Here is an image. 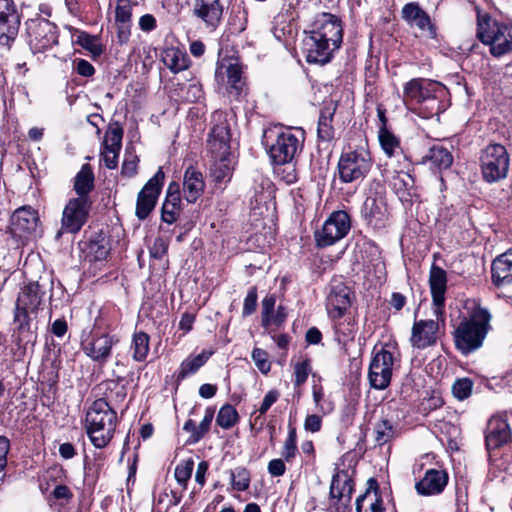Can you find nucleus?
I'll return each instance as SVG.
<instances>
[{
  "label": "nucleus",
  "instance_id": "f704fd0d",
  "mask_svg": "<svg viewBox=\"0 0 512 512\" xmlns=\"http://www.w3.org/2000/svg\"><path fill=\"white\" fill-rule=\"evenodd\" d=\"M383 501L377 489L367 490L356 499V512H383Z\"/></svg>",
  "mask_w": 512,
  "mask_h": 512
},
{
  "label": "nucleus",
  "instance_id": "49530a36",
  "mask_svg": "<svg viewBox=\"0 0 512 512\" xmlns=\"http://www.w3.org/2000/svg\"><path fill=\"white\" fill-rule=\"evenodd\" d=\"M232 488L237 491H245L250 485V475L245 468H237L230 472Z\"/></svg>",
  "mask_w": 512,
  "mask_h": 512
},
{
  "label": "nucleus",
  "instance_id": "0e129e2a",
  "mask_svg": "<svg viewBox=\"0 0 512 512\" xmlns=\"http://www.w3.org/2000/svg\"><path fill=\"white\" fill-rule=\"evenodd\" d=\"M93 0H65L69 12L75 16L86 11Z\"/></svg>",
  "mask_w": 512,
  "mask_h": 512
},
{
  "label": "nucleus",
  "instance_id": "13d9d810",
  "mask_svg": "<svg viewBox=\"0 0 512 512\" xmlns=\"http://www.w3.org/2000/svg\"><path fill=\"white\" fill-rule=\"evenodd\" d=\"M276 299L273 295L266 296L262 300V325L268 327L271 325L270 315L274 312Z\"/></svg>",
  "mask_w": 512,
  "mask_h": 512
},
{
  "label": "nucleus",
  "instance_id": "3c124183",
  "mask_svg": "<svg viewBox=\"0 0 512 512\" xmlns=\"http://www.w3.org/2000/svg\"><path fill=\"white\" fill-rule=\"evenodd\" d=\"M132 3L130 0H118L115 8V23H131Z\"/></svg>",
  "mask_w": 512,
  "mask_h": 512
},
{
  "label": "nucleus",
  "instance_id": "7c9ffc66",
  "mask_svg": "<svg viewBox=\"0 0 512 512\" xmlns=\"http://www.w3.org/2000/svg\"><path fill=\"white\" fill-rule=\"evenodd\" d=\"M414 178L409 172L397 171L390 181L393 191L400 200H407L414 188Z\"/></svg>",
  "mask_w": 512,
  "mask_h": 512
},
{
  "label": "nucleus",
  "instance_id": "6e6d98bb",
  "mask_svg": "<svg viewBox=\"0 0 512 512\" xmlns=\"http://www.w3.org/2000/svg\"><path fill=\"white\" fill-rule=\"evenodd\" d=\"M252 359L261 373L267 374L270 371L271 363L268 360V354L265 350L254 348L252 351Z\"/></svg>",
  "mask_w": 512,
  "mask_h": 512
},
{
  "label": "nucleus",
  "instance_id": "20e7f679",
  "mask_svg": "<svg viewBox=\"0 0 512 512\" xmlns=\"http://www.w3.org/2000/svg\"><path fill=\"white\" fill-rule=\"evenodd\" d=\"M306 133L299 127L275 126L265 130L263 142L274 165L293 163L302 152Z\"/></svg>",
  "mask_w": 512,
  "mask_h": 512
},
{
  "label": "nucleus",
  "instance_id": "5fc2aeb1",
  "mask_svg": "<svg viewBox=\"0 0 512 512\" xmlns=\"http://www.w3.org/2000/svg\"><path fill=\"white\" fill-rule=\"evenodd\" d=\"M276 175L286 184H292L297 181V173L293 163L284 165H275Z\"/></svg>",
  "mask_w": 512,
  "mask_h": 512
},
{
  "label": "nucleus",
  "instance_id": "338daca9",
  "mask_svg": "<svg viewBox=\"0 0 512 512\" xmlns=\"http://www.w3.org/2000/svg\"><path fill=\"white\" fill-rule=\"evenodd\" d=\"M89 252L93 254L94 260L101 261L107 257L109 249L105 244L99 241H91L89 244Z\"/></svg>",
  "mask_w": 512,
  "mask_h": 512
},
{
  "label": "nucleus",
  "instance_id": "c756f323",
  "mask_svg": "<svg viewBox=\"0 0 512 512\" xmlns=\"http://www.w3.org/2000/svg\"><path fill=\"white\" fill-rule=\"evenodd\" d=\"M402 17L411 25L417 26L420 30H429L435 34L428 14L417 4L408 3L402 8Z\"/></svg>",
  "mask_w": 512,
  "mask_h": 512
},
{
  "label": "nucleus",
  "instance_id": "1a4fd4ad",
  "mask_svg": "<svg viewBox=\"0 0 512 512\" xmlns=\"http://www.w3.org/2000/svg\"><path fill=\"white\" fill-rule=\"evenodd\" d=\"M373 165V159L366 145L342 152L338 161L339 179L343 183L363 180Z\"/></svg>",
  "mask_w": 512,
  "mask_h": 512
},
{
  "label": "nucleus",
  "instance_id": "c85d7f7f",
  "mask_svg": "<svg viewBox=\"0 0 512 512\" xmlns=\"http://www.w3.org/2000/svg\"><path fill=\"white\" fill-rule=\"evenodd\" d=\"M353 492V481L346 471H338L332 478L330 495L344 504L350 502Z\"/></svg>",
  "mask_w": 512,
  "mask_h": 512
},
{
  "label": "nucleus",
  "instance_id": "6e6552de",
  "mask_svg": "<svg viewBox=\"0 0 512 512\" xmlns=\"http://www.w3.org/2000/svg\"><path fill=\"white\" fill-rule=\"evenodd\" d=\"M477 37L489 46L494 57L512 53V23L498 22L487 15L478 16Z\"/></svg>",
  "mask_w": 512,
  "mask_h": 512
},
{
  "label": "nucleus",
  "instance_id": "dca6fc26",
  "mask_svg": "<svg viewBox=\"0 0 512 512\" xmlns=\"http://www.w3.org/2000/svg\"><path fill=\"white\" fill-rule=\"evenodd\" d=\"M164 177V172L159 169L138 193L135 212L138 219H146L153 211L161 192Z\"/></svg>",
  "mask_w": 512,
  "mask_h": 512
},
{
  "label": "nucleus",
  "instance_id": "7ed1b4c3",
  "mask_svg": "<svg viewBox=\"0 0 512 512\" xmlns=\"http://www.w3.org/2000/svg\"><path fill=\"white\" fill-rule=\"evenodd\" d=\"M444 93V86L430 79L414 78L403 87L405 106L422 118L429 119L442 111L439 99Z\"/></svg>",
  "mask_w": 512,
  "mask_h": 512
},
{
  "label": "nucleus",
  "instance_id": "aec40b11",
  "mask_svg": "<svg viewBox=\"0 0 512 512\" xmlns=\"http://www.w3.org/2000/svg\"><path fill=\"white\" fill-rule=\"evenodd\" d=\"M438 331V321L432 319L415 321L411 331V345L417 349H424L435 344Z\"/></svg>",
  "mask_w": 512,
  "mask_h": 512
},
{
  "label": "nucleus",
  "instance_id": "bf43d9fd",
  "mask_svg": "<svg viewBox=\"0 0 512 512\" xmlns=\"http://www.w3.org/2000/svg\"><path fill=\"white\" fill-rule=\"evenodd\" d=\"M119 152L120 149L104 146V149L101 152V157L104 161V165L108 169H115L117 167Z\"/></svg>",
  "mask_w": 512,
  "mask_h": 512
},
{
  "label": "nucleus",
  "instance_id": "72a5a7b5",
  "mask_svg": "<svg viewBox=\"0 0 512 512\" xmlns=\"http://www.w3.org/2000/svg\"><path fill=\"white\" fill-rule=\"evenodd\" d=\"M211 352L202 351L196 356L187 357L180 365L177 380L181 381L196 373L210 358Z\"/></svg>",
  "mask_w": 512,
  "mask_h": 512
},
{
  "label": "nucleus",
  "instance_id": "9b49d317",
  "mask_svg": "<svg viewBox=\"0 0 512 512\" xmlns=\"http://www.w3.org/2000/svg\"><path fill=\"white\" fill-rule=\"evenodd\" d=\"M399 359L394 352L381 348L371 358L368 380L370 386L376 390H385L391 383L393 370Z\"/></svg>",
  "mask_w": 512,
  "mask_h": 512
},
{
  "label": "nucleus",
  "instance_id": "0eeeda50",
  "mask_svg": "<svg viewBox=\"0 0 512 512\" xmlns=\"http://www.w3.org/2000/svg\"><path fill=\"white\" fill-rule=\"evenodd\" d=\"M45 292L38 282L24 286L18 296L14 321L18 323V345L34 343L36 336L30 331L28 316L35 312L44 300Z\"/></svg>",
  "mask_w": 512,
  "mask_h": 512
},
{
  "label": "nucleus",
  "instance_id": "423d86ee",
  "mask_svg": "<svg viewBox=\"0 0 512 512\" xmlns=\"http://www.w3.org/2000/svg\"><path fill=\"white\" fill-rule=\"evenodd\" d=\"M117 425V413L104 398L95 400L85 416V429L96 448L106 447L112 440Z\"/></svg>",
  "mask_w": 512,
  "mask_h": 512
},
{
  "label": "nucleus",
  "instance_id": "69168bd1",
  "mask_svg": "<svg viewBox=\"0 0 512 512\" xmlns=\"http://www.w3.org/2000/svg\"><path fill=\"white\" fill-rule=\"evenodd\" d=\"M267 470L272 477L283 476L286 472L285 460L280 458L272 459L268 463Z\"/></svg>",
  "mask_w": 512,
  "mask_h": 512
},
{
  "label": "nucleus",
  "instance_id": "c9c22d12",
  "mask_svg": "<svg viewBox=\"0 0 512 512\" xmlns=\"http://www.w3.org/2000/svg\"><path fill=\"white\" fill-rule=\"evenodd\" d=\"M223 69L225 70L230 88L234 89L236 94H239L242 88V67L237 61H230L227 65L221 62L216 73H223Z\"/></svg>",
  "mask_w": 512,
  "mask_h": 512
},
{
  "label": "nucleus",
  "instance_id": "473e14b6",
  "mask_svg": "<svg viewBox=\"0 0 512 512\" xmlns=\"http://www.w3.org/2000/svg\"><path fill=\"white\" fill-rule=\"evenodd\" d=\"M162 60L173 73L181 72L188 68V55L178 48H168L163 52Z\"/></svg>",
  "mask_w": 512,
  "mask_h": 512
},
{
  "label": "nucleus",
  "instance_id": "58836bf2",
  "mask_svg": "<svg viewBox=\"0 0 512 512\" xmlns=\"http://www.w3.org/2000/svg\"><path fill=\"white\" fill-rule=\"evenodd\" d=\"M378 138L384 153L392 157L401 150L399 139L385 125L379 129Z\"/></svg>",
  "mask_w": 512,
  "mask_h": 512
},
{
  "label": "nucleus",
  "instance_id": "79ce46f5",
  "mask_svg": "<svg viewBox=\"0 0 512 512\" xmlns=\"http://www.w3.org/2000/svg\"><path fill=\"white\" fill-rule=\"evenodd\" d=\"M333 113L329 110L321 112L318 121V138L322 141H330L334 137V128L332 126Z\"/></svg>",
  "mask_w": 512,
  "mask_h": 512
},
{
  "label": "nucleus",
  "instance_id": "09e8293b",
  "mask_svg": "<svg viewBox=\"0 0 512 512\" xmlns=\"http://www.w3.org/2000/svg\"><path fill=\"white\" fill-rule=\"evenodd\" d=\"M279 398H280V392L277 389L269 390L265 394L260 407L256 410V412L258 413V416L255 418V420L256 421L260 420L261 424H263L264 419L261 420V417L264 416L268 412V410L272 407V405H274L279 400Z\"/></svg>",
  "mask_w": 512,
  "mask_h": 512
},
{
  "label": "nucleus",
  "instance_id": "f03ea898",
  "mask_svg": "<svg viewBox=\"0 0 512 512\" xmlns=\"http://www.w3.org/2000/svg\"><path fill=\"white\" fill-rule=\"evenodd\" d=\"M213 127L207 140V148L213 164L211 175L219 184H227L232 177L230 155V129L223 112L216 111L212 115Z\"/></svg>",
  "mask_w": 512,
  "mask_h": 512
},
{
  "label": "nucleus",
  "instance_id": "c03bdc74",
  "mask_svg": "<svg viewBox=\"0 0 512 512\" xmlns=\"http://www.w3.org/2000/svg\"><path fill=\"white\" fill-rule=\"evenodd\" d=\"M123 128L118 122L111 123L105 135L104 146L121 149Z\"/></svg>",
  "mask_w": 512,
  "mask_h": 512
},
{
  "label": "nucleus",
  "instance_id": "a211bd4d",
  "mask_svg": "<svg viewBox=\"0 0 512 512\" xmlns=\"http://www.w3.org/2000/svg\"><path fill=\"white\" fill-rule=\"evenodd\" d=\"M351 291L339 280L331 282L327 295V310L331 317L340 318L351 306Z\"/></svg>",
  "mask_w": 512,
  "mask_h": 512
},
{
  "label": "nucleus",
  "instance_id": "ea45409f",
  "mask_svg": "<svg viewBox=\"0 0 512 512\" xmlns=\"http://www.w3.org/2000/svg\"><path fill=\"white\" fill-rule=\"evenodd\" d=\"M375 441L382 446L392 440L396 434L395 426L387 419H383L375 424Z\"/></svg>",
  "mask_w": 512,
  "mask_h": 512
},
{
  "label": "nucleus",
  "instance_id": "cd10ccee",
  "mask_svg": "<svg viewBox=\"0 0 512 512\" xmlns=\"http://www.w3.org/2000/svg\"><path fill=\"white\" fill-rule=\"evenodd\" d=\"M19 26L20 15L13 0H0V31H7L11 37L17 35Z\"/></svg>",
  "mask_w": 512,
  "mask_h": 512
},
{
  "label": "nucleus",
  "instance_id": "4c0bfd02",
  "mask_svg": "<svg viewBox=\"0 0 512 512\" xmlns=\"http://www.w3.org/2000/svg\"><path fill=\"white\" fill-rule=\"evenodd\" d=\"M149 336L145 332H136L131 343L132 358L137 362L145 361L149 352Z\"/></svg>",
  "mask_w": 512,
  "mask_h": 512
},
{
  "label": "nucleus",
  "instance_id": "680f3d73",
  "mask_svg": "<svg viewBox=\"0 0 512 512\" xmlns=\"http://www.w3.org/2000/svg\"><path fill=\"white\" fill-rule=\"evenodd\" d=\"M138 158L133 153H126L122 164V174L132 177L137 172Z\"/></svg>",
  "mask_w": 512,
  "mask_h": 512
},
{
  "label": "nucleus",
  "instance_id": "2f4dec72",
  "mask_svg": "<svg viewBox=\"0 0 512 512\" xmlns=\"http://www.w3.org/2000/svg\"><path fill=\"white\" fill-rule=\"evenodd\" d=\"M93 188L94 174L92 168L89 164H84L75 176L74 190L78 197H89V193Z\"/></svg>",
  "mask_w": 512,
  "mask_h": 512
},
{
  "label": "nucleus",
  "instance_id": "e2e57ef3",
  "mask_svg": "<svg viewBox=\"0 0 512 512\" xmlns=\"http://www.w3.org/2000/svg\"><path fill=\"white\" fill-rule=\"evenodd\" d=\"M256 306H257V292H256V288L253 287L248 291V293L244 299L242 315L244 317L251 315L256 310Z\"/></svg>",
  "mask_w": 512,
  "mask_h": 512
},
{
  "label": "nucleus",
  "instance_id": "f3484780",
  "mask_svg": "<svg viewBox=\"0 0 512 512\" xmlns=\"http://www.w3.org/2000/svg\"><path fill=\"white\" fill-rule=\"evenodd\" d=\"M38 213L31 207L18 208L11 216V232L14 237L28 239L38 227Z\"/></svg>",
  "mask_w": 512,
  "mask_h": 512
},
{
  "label": "nucleus",
  "instance_id": "f257e3e1",
  "mask_svg": "<svg viewBox=\"0 0 512 512\" xmlns=\"http://www.w3.org/2000/svg\"><path fill=\"white\" fill-rule=\"evenodd\" d=\"M343 40L341 20L330 13H322L303 39L302 50L310 64L328 63Z\"/></svg>",
  "mask_w": 512,
  "mask_h": 512
},
{
  "label": "nucleus",
  "instance_id": "6ab92c4d",
  "mask_svg": "<svg viewBox=\"0 0 512 512\" xmlns=\"http://www.w3.org/2000/svg\"><path fill=\"white\" fill-rule=\"evenodd\" d=\"M511 436V429L505 415H495L490 418L485 437L488 450L497 449L508 443Z\"/></svg>",
  "mask_w": 512,
  "mask_h": 512
},
{
  "label": "nucleus",
  "instance_id": "de8ad7c7",
  "mask_svg": "<svg viewBox=\"0 0 512 512\" xmlns=\"http://www.w3.org/2000/svg\"><path fill=\"white\" fill-rule=\"evenodd\" d=\"M472 389L473 382L469 378L457 379L452 385V393L454 397L461 401L467 399L471 395Z\"/></svg>",
  "mask_w": 512,
  "mask_h": 512
},
{
  "label": "nucleus",
  "instance_id": "4468645a",
  "mask_svg": "<svg viewBox=\"0 0 512 512\" xmlns=\"http://www.w3.org/2000/svg\"><path fill=\"white\" fill-rule=\"evenodd\" d=\"M119 342L116 335L93 332L82 340V350L94 362L104 364L111 355L114 345Z\"/></svg>",
  "mask_w": 512,
  "mask_h": 512
},
{
  "label": "nucleus",
  "instance_id": "37998d69",
  "mask_svg": "<svg viewBox=\"0 0 512 512\" xmlns=\"http://www.w3.org/2000/svg\"><path fill=\"white\" fill-rule=\"evenodd\" d=\"M238 420L237 410L229 404L222 406L218 412L216 422L223 429L233 427Z\"/></svg>",
  "mask_w": 512,
  "mask_h": 512
},
{
  "label": "nucleus",
  "instance_id": "b1692460",
  "mask_svg": "<svg viewBox=\"0 0 512 512\" xmlns=\"http://www.w3.org/2000/svg\"><path fill=\"white\" fill-rule=\"evenodd\" d=\"M429 284L433 303L436 306V313H439L445 302L447 287V275L444 269L433 264L430 269Z\"/></svg>",
  "mask_w": 512,
  "mask_h": 512
},
{
  "label": "nucleus",
  "instance_id": "bb28decb",
  "mask_svg": "<svg viewBox=\"0 0 512 512\" xmlns=\"http://www.w3.org/2000/svg\"><path fill=\"white\" fill-rule=\"evenodd\" d=\"M181 212V197L179 184L171 183L167 189L166 199L162 205L161 218L164 222H176Z\"/></svg>",
  "mask_w": 512,
  "mask_h": 512
},
{
  "label": "nucleus",
  "instance_id": "774afa93",
  "mask_svg": "<svg viewBox=\"0 0 512 512\" xmlns=\"http://www.w3.org/2000/svg\"><path fill=\"white\" fill-rule=\"evenodd\" d=\"M74 64L76 72L83 77H91L95 73V68L87 60L78 59Z\"/></svg>",
  "mask_w": 512,
  "mask_h": 512
},
{
  "label": "nucleus",
  "instance_id": "2eb2a0df",
  "mask_svg": "<svg viewBox=\"0 0 512 512\" xmlns=\"http://www.w3.org/2000/svg\"><path fill=\"white\" fill-rule=\"evenodd\" d=\"M28 24L29 45L34 53L52 48L58 42L57 28L48 20H32Z\"/></svg>",
  "mask_w": 512,
  "mask_h": 512
},
{
  "label": "nucleus",
  "instance_id": "864d4df0",
  "mask_svg": "<svg viewBox=\"0 0 512 512\" xmlns=\"http://www.w3.org/2000/svg\"><path fill=\"white\" fill-rule=\"evenodd\" d=\"M311 373V361L309 359H304L300 362H297L294 365V384L295 386L303 385L309 374Z\"/></svg>",
  "mask_w": 512,
  "mask_h": 512
},
{
  "label": "nucleus",
  "instance_id": "e433bc0d",
  "mask_svg": "<svg viewBox=\"0 0 512 512\" xmlns=\"http://www.w3.org/2000/svg\"><path fill=\"white\" fill-rule=\"evenodd\" d=\"M425 158L432 166L440 170L449 168L453 162L451 152L442 145L431 147Z\"/></svg>",
  "mask_w": 512,
  "mask_h": 512
},
{
  "label": "nucleus",
  "instance_id": "39448f33",
  "mask_svg": "<svg viewBox=\"0 0 512 512\" xmlns=\"http://www.w3.org/2000/svg\"><path fill=\"white\" fill-rule=\"evenodd\" d=\"M490 320L488 309L475 304L455 330L454 341L457 349L463 354L479 349L490 329Z\"/></svg>",
  "mask_w": 512,
  "mask_h": 512
},
{
  "label": "nucleus",
  "instance_id": "ddd939ff",
  "mask_svg": "<svg viewBox=\"0 0 512 512\" xmlns=\"http://www.w3.org/2000/svg\"><path fill=\"white\" fill-rule=\"evenodd\" d=\"M91 200L89 197H77L68 201L64 207L59 233H77L86 223Z\"/></svg>",
  "mask_w": 512,
  "mask_h": 512
},
{
  "label": "nucleus",
  "instance_id": "a18cd8bd",
  "mask_svg": "<svg viewBox=\"0 0 512 512\" xmlns=\"http://www.w3.org/2000/svg\"><path fill=\"white\" fill-rule=\"evenodd\" d=\"M297 451L296 429L289 427L288 436L282 447L281 455L286 462H291L295 458Z\"/></svg>",
  "mask_w": 512,
  "mask_h": 512
},
{
  "label": "nucleus",
  "instance_id": "4be33fe9",
  "mask_svg": "<svg viewBox=\"0 0 512 512\" xmlns=\"http://www.w3.org/2000/svg\"><path fill=\"white\" fill-rule=\"evenodd\" d=\"M223 10L220 0H195L193 12L207 28L214 30L221 22Z\"/></svg>",
  "mask_w": 512,
  "mask_h": 512
},
{
  "label": "nucleus",
  "instance_id": "a19ab883",
  "mask_svg": "<svg viewBox=\"0 0 512 512\" xmlns=\"http://www.w3.org/2000/svg\"><path fill=\"white\" fill-rule=\"evenodd\" d=\"M76 43L88 50L93 58H97L103 53V47L98 37L89 35L86 32H80L77 35Z\"/></svg>",
  "mask_w": 512,
  "mask_h": 512
},
{
  "label": "nucleus",
  "instance_id": "8fccbe9b",
  "mask_svg": "<svg viewBox=\"0 0 512 512\" xmlns=\"http://www.w3.org/2000/svg\"><path fill=\"white\" fill-rule=\"evenodd\" d=\"M354 334V325L351 322L339 321L335 324V335L339 343H347L354 338Z\"/></svg>",
  "mask_w": 512,
  "mask_h": 512
},
{
  "label": "nucleus",
  "instance_id": "412c9836",
  "mask_svg": "<svg viewBox=\"0 0 512 512\" xmlns=\"http://www.w3.org/2000/svg\"><path fill=\"white\" fill-rule=\"evenodd\" d=\"M448 474L445 470L429 469L422 479L415 484L419 495L433 496L441 494L448 484Z\"/></svg>",
  "mask_w": 512,
  "mask_h": 512
},
{
  "label": "nucleus",
  "instance_id": "393cba45",
  "mask_svg": "<svg viewBox=\"0 0 512 512\" xmlns=\"http://www.w3.org/2000/svg\"><path fill=\"white\" fill-rule=\"evenodd\" d=\"M387 206L381 195L368 196L363 204L362 216L368 224L377 227L386 217Z\"/></svg>",
  "mask_w": 512,
  "mask_h": 512
},
{
  "label": "nucleus",
  "instance_id": "f8f14e48",
  "mask_svg": "<svg viewBox=\"0 0 512 512\" xmlns=\"http://www.w3.org/2000/svg\"><path fill=\"white\" fill-rule=\"evenodd\" d=\"M351 229V218L346 211L338 210L330 214L321 229L315 232L319 247H328L343 239Z\"/></svg>",
  "mask_w": 512,
  "mask_h": 512
},
{
  "label": "nucleus",
  "instance_id": "4d7b16f0",
  "mask_svg": "<svg viewBox=\"0 0 512 512\" xmlns=\"http://www.w3.org/2000/svg\"><path fill=\"white\" fill-rule=\"evenodd\" d=\"M169 242L166 238L158 236L154 239L153 244L149 247L151 258L162 259L168 251Z\"/></svg>",
  "mask_w": 512,
  "mask_h": 512
},
{
  "label": "nucleus",
  "instance_id": "603ef678",
  "mask_svg": "<svg viewBox=\"0 0 512 512\" xmlns=\"http://www.w3.org/2000/svg\"><path fill=\"white\" fill-rule=\"evenodd\" d=\"M194 469V461L187 459L179 463L175 468V479L180 485L185 486L188 480L191 478Z\"/></svg>",
  "mask_w": 512,
  "mask_h": 512
},
{
  "label": "nucleus",
  "instance_id": "9d476101",
  "mask_svg": "<svg viewBox=\"0 0 512 512\" xmlns=\"http://www.w3.org/2000/svg\"><path fill=\"white\" fill-rule=\"evenodd\" d=\"M510 157L501 144H489L480 155L482 177L487 183H496L508 175Z\"/></svg>",
  "mask_w": 512,
  "mask_h": 512
},
{
  "label": "nucleus",
  "instance_id": "052dcab7",
  "mask_svg": "<svg viewBox=\"0 0 512 512\" xmlns=\"http://www.w3.org/2000/svg\"><path fill=\"white\" fill-rule=\"evenodd\" d=\"M213 417H214V410L211 408H207L205 410V415H204L202 421L198 425L199 432L195 433L194 438L196 440H201L208 433L211 423H212V420H213Z\"/></svg>",
  "mask_w": 512,
  "mask_h": 512
},
{
  "label": "nucleus",
  "instance_id": "a878e982",
  "mask_svg": "<svg viewBox=\"0 0 512 512\" xmlns=\"http://www.w3.org/2000/svg\"><path fill=\"white\" fill-rule=\"evenodd\" d=\"M492 280L497 287L512 283V249L498 256L492 262Z\"/></svg>",
  "mask_w": 512,
  "mask_h": 512
},
{
  "label": "nucleus",
  "instance_id": "5701e85b",
  "mask_svg": "<svg viewBox=\"0 0 512 512\" xmlns=\"http://www.w3.org/2000/svg\"><path fill=\"white\" fill-rule=\"evenodd\" d=\"M205 182L202 173L190 166L186 169L183 178V193L189 203H195L203 194Z\"/></svg>",
  "mask_w": 512,
  "mask_h": 512
}]
</instances>
